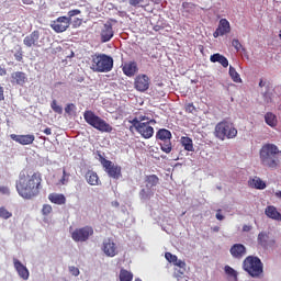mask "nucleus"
<instances>
[{
    "label": "nucleus",
    "instance_id": "17",
    "mask_svg": "<svg viewBox=\"0 0 281 281\" xmlns=\"http://www.w3.org/2000/svg\"><path fill=\"white\" fill-rule=\"evenodd\" d=\"M122 71L125 76H128V78H132V76H135V74L138 71L137 63L128 61L123 64Z\"/></svg>",
    "mask_w": 281,
    "mask_h": 281
},
{
    "label": "nucleus",
    "instance_id": "42",
    "mask_svg": "<svg viewBox=\"0 0 281 281\" xmlns=\"http://www.w3.org/2000/svg\"><path fill=\"white\" fill-rule=\"evenodd\" d=\"M75 109H76V105L74 103H70V104L66 105L65 111L68 115H71V113H74Z\"/></svg>",
    "mask_w": 281,
    "mask_h": 281
},
{
    "label": "nucleus",
    "instance_id": "7",
    "mask_svg": "<svg viewBox=\"0 0 281 281\" xmlns=\"http://www.w3.org/2000/svg\"><path fill=\"white\" fill-rule=\"evenodd\" d=\"M130 124L144 137L145 139H150L155 135V128L149 126V124H155V120L147 121V123H139L137 120H131Z\"/></svg>",
    "mask_w": 281,
    "mask_h": 281
},
{
    "label": "nucleus",
    "instance_id": "53",
    "mask_svg": "<svg viewBox=\"0 0 281 281\" xmlns=\"http://www.w3.org/2000/svg\"><path fill=\"white\" fill-rule=\"evenodd\" d=\"M44 133H45V135H52V128L46 127V128L44 130Z\"/></svg>",
    "mask_w": 281,
    "mask_h": 281
},
{
    "label": "nucleus",
    "instance_id": "18",
    "mask_svg": "<svg viewBox=\"0 0 281 281\" xmlns=\"http://www.w3.org/2000/svg\"><path fill=\"white\" fill-rule=\"evenodd\" d=\"M247 254V248H245V245L243 244H235L233 247H231V256L233 258L240 259Z\"/></svg>",
    "mask_w": 281,
    "mask_h": 281
},
{
    "label": "nucleus",
    "instance_id": "48",
    "mask_svg": "<svg viewBox=\"0 0 281 281\" xmlns=\"http://www.w3.org/2000/svg\"><path fill=\"white\" fill-rule=\"evenodd\" d=\"M80 25H82V19L77 18L74 20V26L75 27H80Z\"/></svg>",
    "mask_w": 281,
    "mask_h": 281
},
{
    "label": "nucleus",
    "instance_id": "43",
    "mask_svg": "<svg viewBox=\"0 0 281 281\" xmlns=\"http://www.w3.org/2000/svg\"><path fill=\"white\" fill-rule=\"evenodd\" d=\"M133 120H136L138 122V124H147L148 123V121L146 122V120H148V117L144 116V115H140V116L135 117Z\"/></svg>",
    "mask_w": 281,
    "mask_h": 281
},
{
    "label": "nucleus",
    "instance_id": "40",
    "mask_svg": "<svg viewBox=\"0 0 281 281\" xmlns=\"http://www.w3.org/2000/svg\"><path fill=\"white\" fill-rule=\"evenodd\" d=\"M78 14H81V11L79 9L70 10V11H68V19H70V21H71V18L78 16Z\"/></svg>",
    "mask_w": 281,
    "mask_h": 281
},
{
    "label": "nucleus",
    "instance_id": "49",
    "mask_svg": "<svg viewBox=\"0 0 281 281\" xmlns=\"http://www.w3.org/2000/svg\"><path fill=\"white\" fill-rule=\"evenodd\" d=\"M0 192L2 194H10V189H8V187H0Z\"/></svg>",
    "mask_w": 281,
    "mask_h": 281
},
{
    "label": "nucleus",
    "instance_id": "32",
    "mask_svg": "<svg viewBox=\"0 0 281 281\" xmlns=\"http://www.w3.org/2000/svg\"><path fill=\"white\" fill-rule=\"evenodd\" d=\"M160 148L162 150V153H166L167 155L172 153V143L169 140H162V143H160Z\"/></svg>",
    "mask_w": 281,
    "mask_h": 281
},
{
    "label": "nucleus",
    "instance_id": "20",
    "mask_svg": "<svg viewBox=\"0 0 281 281\" xmlns=\"http://www.w3.org/2000/svg\"><path fill=\"white\" fill-rule=\"evenodd\" d=\"M248 186L255 190H265V188H267V183L258 177L250 178L248 180Z\"/></svg>",
    "mask_w": 281,
    "mask_h": 281
},
{
    "label": "nucleus",
    "instance_id": "34",
    "mask_svg": "<svg viewBox=\"0 0 281 281\" xmlns=\"http://www.w3.org/2000/svg\"><path fill=\"white\" fill-rule=\"evenodd\" d=\"M69 183V173H67V169H63V177L59 180V186H67Z\"/></svg>",
    "mask_w": 281,
    "mask_h": 281
},
{
    "label": "nucleus",
    "instance_id": "21",
    "mask_svg": "<svg viewBox=\"0 0 281 281\" xmlns=\"http://www.w3.org/2000/svg\"><path fill=\"white\" fill-rule=\"evenodd\" d=\"M266 216L272 221H281V213L278 212V209L273 205L267 206L265 210Z\"/></svg>",
    "mask_w": 281,
    "mask_h": 281
},
{
    "label": "nucleus",
    "instance_id": "30",
    "mask_svg": "<svg viewBox=\"0 0 281 281\" xmlns=\"http://www.w3.org/2000/svg\"><path fill=\"white\" fill-rule=\"evenodd\" d=\"M120 281H133V273L128 270L121 269Z\"/></svg>",
    "mask_w": 281,
    "mask_h": 281
},
{
    "label": "nucleus",
    "instance_id": "19",
    "mask_svg": "<svg viewBox=\"0 0 281 281\" xmlns=\"http://www.w3.org/2000/svg\"><path fill=\"white\" fill-rule=\"evenodd\" d=\"M13 265L20 278H22V280H29L30 271L27 270V268L23 266V263H21V261H19L18 259L13 260Z\"/></svg>",
    "mask_w": 281,
    "mask_h": 281
},
{
    "label": "nucleus",
    "instance_id": "41",
    "mask_svg": "<svg viewBox=\"0 0 281 281\" xmlns=\"http://www.w3.org/2000/svg\"><path fill=\"white\" fill-rule=\"evenodd\" d=\"M232 45L237 52H240V49H243V44H240V41L238 40H233Z\"/></svg>",
    "mask_w": 281,
    "mask_h": 281
},
{
    "label": "nucleus",
    "instance_id": "23",
    "mask_svg": "<svg viewBox=\"0 0 281 281\" xmlns=\"http://www.w3.org/2000/svg\"><path fill=\"white\" fill-rule=\"evenodd\" d=\"M11 78L12 82H14L15 85H20L21 87H23L25 82H27V77L25 76V72L22 71L13 72L11 75Z\"/></svg>",
    "mask_w": 281,
    "mask_h": 281
},
{
    "label": "nucleus",
    "instance_id": "55",
    "mask_svg": "<svg viewBox=\"0 0 281 281\" xmlns=\"http://www.w3.org/2000/svg\"><path fill=\"white\" fill-rule=\"evenodd\" d=\"M188 5H192V3H190V2H184V3L182 4L183 8H187Z\"/></svg>",
    "mask_w": 281,
    "mask_h": 281
},
{
    "label": "nucleus",
    "instance_id": "36",
    "mask_svg": "<svg viewBox=\"0 0 281 281\" xmlns=\"http://www.w3.org/2000/svg\"><path fill=\"white\" fill-rule=\"evenodd\" d=\"M225 273H227V276H231L232 278H237L238 273L236 272V270H234V268L226 266L224 268Z\"/></svg>",
    "mask_w": 281,
    "mask_h": 281
},
{
    "label": "nucleus",
    "instance_id": "1",
    "mask_svg": "<svg viewBox=\"0 0 281 281\" xmlns=\"http://www.w3.org/2000/svg\"><path fill=\"white\" fill-rule=\"evenodd\" d=\"M43 177L40 172L22 170L16 182V190L22 199H34L41 192Z\"/></svg>",
    "mask_w": 281,
    "mask_h": 281
},
{
    "label": "nucleus",
    "instance_id": "35",
    "mask_svg": "<svg viewBox=\"0 0 281 281\" xmlns=\"http://www.w3.org/2000/svg\"><path fill=\"white\" fill-rule=\"evenodd\" d=\"M267 240H269V235H267L266 233H260L258 235V243L262 247H265V245H267Z\"/></svg>",
    "mask_w": 281,
    "mask_h": 281
},
{
    "label": "nucleus",
    "instance_id": "58",
    "mask_svg": "<svg viewBox=\"0 0 281 281\" xmlns=\"http://www.w3.org/2000/svg\"><path fill=\"white\" fill-rule=\"evenodd\" d=\"M7 71L2 70L1 76H5Z\"/></svg>",
    "mask_w": 281,
    "mask_h": 281
},
{
    "label": "nucleus",
    "instance_id": "59",
    "mask_svg": "<svg viewBox=\"0 0 281 281\" xmlns=\"http://www.w3.org/2000/svg\"><path fill=\"white\" fill-rule=\"evenodd\" d=\"M259 87H265V85L262 83V81L259 82Z\"/></svg>",
    "mask_w": 281,
    "mask_h": 281
},
{
    "label": "nucleus",
    "instance_id": "14",
    "mask_svg": "<svg viewBox=\"0 0 281 281\" xmlns=\"http://www.w3.org/2000/svg\"><path fill=\"white\" fill-rule=\"evenodd\" d=\"M102 251L105 254V256L113 258L117 256V245H115L113 240L106 239L103 241Z\"/></svg>",
    "mask_w": 281,
    "mask_h": 281
},
{
    "label": "nucleus",
    "instance_id": "44",
    "mask_svg": "<svg viewBox=\"0 0 281 281\" xmlns=\"http://www.w3.org/2000/svg\"><path fill=\"white\" fill-rule=\"evenodd\" d=\"M140 3H144V0H130V5H133V8H139Z\"/></svg>",
    "mask_w": 281,
    "mask_h": 281
},
{
    "label": "nucleus",
    "instance_id": "45",
    "mask_svg": "<svg viewBox=\"0 0 281 281\" xmlns=\"http://www.w3.org/2000/svg\"><path fill=\"white\" fill-rule=\"evenodd\" d=\"M69 271L71 276H76V277L80 276V270L77 267H70Z\"/></svg>",
    "mask_w": 281,
    "mask_h": 281
},
{
    "label": "nucleus",
    "instance_id": "13",
    "mask_svg": "<svg viewBox=\"0 0 281 281\" xmlns=\"http://www.w3.org/2000/svg\"><path fill=\"white\" fill-rule=\"evenodd\" d=\"M10 137L11 139H13V142L21 144L22 146H30V144H34V140L36 139V137L32 134H26V135L11 134Z\"/></svg>",
    "mask_w": 281,
    "mask_h": 281
},
{
    "label": "nucleus",
    "instance_id": "29",
    "mask_svg": "<svg viewBox=\"0 0 281 281\" xmlns=\"http://www.w3.org/2000/svg\"><path fill=\"white\" fill-rule=\"evenodd\" d=\"M145 181L147 183L146 184L147 188H155V186L159 183V177L155 175H150L146 177Z\"/></svg>",
    "mask_w": 281,
    "mask_h": 281
},
{
    "label": "nucleus",
    "instance_id": "52",
    "mask_svg": "<svg viewBox=\"0 0 281 281\" xmlns=\"http://www.w3.org/2000/svg\"><path fill=\"white\" fill-rule=\"evenodd\" d=\"M243 232H251V226H249V225H244V226H243Z\"/></svg>",
    "mask_w": 281,
    "mask_h": 281
},
{
    "label": "nucleus",
    "instance_id": "60",
    "mask_svg": "<svg viewBox=\"0 0 281 281\" xmlns=\"http://www.w3.org/2000/svg\"><path fill=\"white\" fill-rule=\"evenodd\" d=\"M135 281H142V279H136Z\"/></svg>",
    "mask_w": 281,
    "mask_h": 281
},
{
    "label": "nucleus",
    "instance_id": "54",
    "mask_svg": "<svg viewBox=\"0 0 281 281\" xmlns=\"http://www.w3.org/2000/svg\"><path fill=\"white\" fill-rule=\"evenodd\" d=\"M188 109H189V111H192V109H194V104L189 103V104H188Z\"/></svg>",
    "mask_w": 281,
    "mask_h": 281
},
{
    "label": "nucleus",
    "instance_id": "4",
    "mask_svg": "<svg viewBox=\"0 0 281 281\" xmlns=\"http://www.w3.org/2000/svg\"><path fill=\"white\" fill-rule=\"evenodd\" d=\"M214 135L217 139L225 142V139H234L238 135V130H236L234 123L224 120L215 125Z\"/></svg>",
    "mask_w": 281,
    "mask_h": 281
},
{
    "label": "nucleus",
    "instance_id": "8",
    "mask_svg": "<svg viewBox=\"0 0 281 281\" xmlns=\"http://www.w3.org/2000/svg\"><path fill=\"white\" fill-rule=\"evenodd\" d=\"M101 165L112 179H120V177H122V167L113 164V161L101 158Z\"/></svg>",
    "mask_w": 281,
    "mask_h": 281
},
{
    "label": "nucleus",
    "instance_id": "9",
    "mask_svg": "<svg viewBox=\"0 0 281 281\" xmlns=\"http://www.w3.org/2000/svg\"><path fill=\"white\" fill-rule=\"evenodd\" d=\"M90 236H93V228L89 226L77 228L71 233V238L75 243H86Z\"/></svg>",
    "mask_w": 281,
    "mask_h": 281
},
{
    "label": "nucleus",
    "instance_id": "3",
    "mask_svg": "<svg viewBox=\"0 0 281 281\" xmlns=\"http://www.w3.org/2000/svg\"><path fill=\"white\" fill-rule=\"evenodd\" d=\"M83 120L87 124L92 126V128L100 131V133H111L113 131V126H111V124L106 123L104 119L95 115L91 110H87L83 113Z\"/></svg>",
    "mask_w": 281,
    "mask_h": 281
},
{
    "label": "nucleus",
    "instance_id": "12",
    "mask_svg": "<svg viewBox=\"0 0 281 281\" xmlns=\"http://www.w3.org/2000/svg\"><path fill=\"white\" fill-rule=\"evenodd\" d=\"M229 32H232L229 21L227 19H221L213 36L214 38H218V36H225V34H229Z\"/></svg>",
    "mask_w": 281,
    "mask_h": 281
},
{
    "label": "nucleus",
    "instance_id": "26",
    "mask_svg": "<svg viewBox=\"0 0 281 281\" xmlns=\"http://www.w3.org/2000/svg\"><path fill=\"white\" fill-rule=\"evenodd\" d=\"M180 144L183 146L184 150H188V153H194V144L192 143V138L182 136L180 138Z\"/></svg>",
    "mask_w": 281,
    "mask_h": 281
},
{
    "label": "nucleus",
    "instance_id": "33",
    "mask_svg": "<svg viewBox=\"0 0 281 281\" xmlns=\"http://www.w3.org/2000/svg\"><path fill=\"white\" fill-rule=\"evenodd\" d=\"M50 109H53L55 113H58V115H63V106L58 105L56 100L52 101Z\"/></svg>",
    "mask_w": 281,
    "mask_h": 281
},
{
    "label": "nucleus",
    "instance_id": "25",
    "mask_svg": "<svg viewBox=\"0 0 281 281\" xmlns=\"http://www.w3.org/2000/svg\"><path fill=\"white\" fill-rule=\"evenodd\" d=\"M86 180L89 186H100V177H98V173L95 171H87Z\"/></svg>",
    "mask_w": 281,
    "mask_h": 281
},
{
    "label": "nucleus",
    "instance_id": "46",
    "mask_svg": "<svg viewBox=\"0 0 281 281\" xmlns=\"http://www.w3.org/2000/svg\"><path fill=\"white\" fill-rule=\"evenodd\" d=\"M173 265H176V267H180V269H183V267H186V262L179 260L178 258L177 261L173 262Z\"/></svg>",
    "mask_w": 281,
    "mask_h": 281
},
{
    "label": "nucleus",
    "instance_id": "57",
    "mask_svg": "<svg viewBox=\"0 0 281 281\" xmlns=\"http://www.w3.org/2000/svg\"><path fill=\"white\" fill-rule=\"evenodd\" d=\"M145 192H146L145 190H142V192H140L142 199H145V196H144Z\"/></svg>",
    "mask_w": 281,
    "mask_h": 281
},
{
    "label": "nucleus",
    "instance_id": "15",
    "mask_svg": "<svg viewBox=\"0 0 281 281\" xmlns=\"http://www.w3.org/2000/svg\"><path fill=\"white\" fill-rule=\"evenodd\" d=\"M100 36L102 43H109L114 36L113 25H111V23H105L101 29Z\"/></svg>",
    "mask_w": 281,
    "mask_h": 281
},
{
    "label": "nucleus",
    "instance_id": "50",
    "mask_svg": "<svg viewBox=\"0 0 281 281\" xmlns=\"http://www.w3.org/2000/svg\"><path fill=\"white\" fill-rule=\"evenodd\" d=\"M216 218H217V221H223V218H225V217L223 216V214H221V210H217Z\"/></svg>",
    "mask_w": 281,
    "mask_h": 281
},
{
    "label": "nucleus",
    "instance_id": "24",
    "mask_svg": "<svg viewBox=\"0 0 281 281\" xmlns=\"http://www.w3.org/2000/svg\"><path fill=\"white\" fill-rule=\"evenodd\" d=\"M210 60L211 63H220L222 67H229V60H227V57L218 53L211 55Z\"/></svg>",
    "mask_w": 281,
    "mask_h": 281
},
{
    "label": "nucleus",
    "instance_id": "2",
    "mask_svg": "<svg viewBox=\"0 0 281 281\" xmlns=\"http://www.w3.org/2000/svg\"><path fill=\"white\" fill-rule=\"evenodd\" d=\"M280 150L278 149V146L266 143L261 146L259 150V159L261 166L263 168H269L270 170H273V168H277L279 166L278 160L273 158L274 155H278Z\"/></svg>",
    "mask_w": 281,
    "mask_h": 281
},
{
    "label": "nucleus",
    "instance_id": "10",
    "mask_svg": "<svg viewBox=\"0 0 281 281\" xmlns=\"http://www.w3.org/2000/svg\"><path fill=\"white\" fill-rule=\"evenodd\" d=\"M69 25H71V19L67 16H59L55 21L50 23L52 30L57 34H61V32H67L69 30Z\"/></svg>",
    "mask_w": 281,
    "mask_h": 281
},
{
    "label": "nucleus",
    "instance_id": "27",
    "mask_svg": "<svg viewBox=\"0 0 281 281\" xmlns=\"http://www.w3.org/2000/svg\"><path fill=\"white\" fill-rule=\"evenodd\" d=\"M156 139H160V142H168L172 139V133L166 128L159 130L156 134Z\"/></svg>",
    "mask_w": 281,
    "mask_h": 281
},
{
    "label": "nucleus",
    "instance_id": "38",
    "mask_svg": "<svg viewBox=\"0 0 281 281\" xmlns=\"http://www.w3.org/2000/svg\"><path fill=\"white\" fill-rule=\"evenodd\" d=\"M42 213L44 214V216L52 214V205L45 204L42 209Z\"/></svg>",
    "mask_w": 281,
    "mask_h": 281
},
{
    "label": "nucleus",
    "instance_id": "56",
    "mask_svg": "<svg viewBox=\"0 0 281 281\" xmlns=\"http://www.w3.org/2000/svg\"><path fill=\"white\" fill-rule=\"evenodd\" d=\"M276 196H278V199H281V191H278V192L276 193Z\"/></svg>",
    "mask_w": 281,
    "mask_h": 281
},
{
    "label": "nucleus",
    "instance_id": "16",
    "mask_svg": "<svg viewBox=\"0 0 281 281\" xmlns=\"http://www.w3.org/2000/svg\"><path fill=\"white\" fill-rule=\"evenodd\" d=\"M41 38V33L38 31H33L30 35L24 37L23 43L26 47H34Z\"/></svg>",
    "mask_w": 281,
    "mask_h": 281
},
{
    "label": "nucleus",
    "instance_id": "6",
    "mask_svg": "<svg viewBox=\"0 0 281 281\" xmlns=\"http://www.w3.org/2000/svg\"><path fill=\"white\" fill-rule=\"evenodd\" d=\"M243 267L251 278H259V276H262V261H260L258 257H247L244 260Z\"/></svg>",
    "mask_w": 281,
    "mask_h": 281
},
{
    "label": "nucleus",
    "instance_id": "31",
    "mask_svg": "<svg viewBox=\"0 0 281 281\" xmlns=\"http://www.w3.org/2000/svg\"><path fill=\"white\" fill-rule=\"evenodd\" d=\"M229 76L233 80V82H243V79L240 78V75L238 71H236V68L229 66Z\"/></svg>",
    "mask_w": 281,
    "mask_h": 281
},
{
    "label": "nucleus",
    "instance_id": "11",
    "mask_svg": "<svg viewBox=\"0 0 281 281\" xmlns=\"http://www.w3.org/2000/svg\"><path fill=\"white\" fill-rule=\"evenodd\" d=\"M150 87V78L146 75H138L134 80V88L136 91H148Z\"/></svg>",
    "mask_w": 281,
    "mask_h": 281
},
{
    "label": "nucleus",
    "instance_id": "37",
    "mask_svg": "<svg viewBox=\"0 0 281 281\" xmlns=\"http://www.w3.org/2000/svg\"><path fill=\"white\" fill-rule=\"evenodd\" d=\"M12 213H10L5 207H0V218H11Z\"/></svg>",
    "mask_w": 281,
    "mask_h": 281
},
{
    "label": "nucleus",
    "instance_id": "22",
    "mask_svg": "<svg viewBox=\"0 0 281 281\" xmlns=\"http://www.w3.org/2000/svg\"><path fill=\"white\" fill-rule=\"evenodd\" d=\"M48 200L50 203H55V205H65L67 203V198L63 193H50Z\"/></svg>",
    "mask_w": 281,
    "mask_h": 281
},
{
    "label": "nucleus",
    "instance_id": "39",
    "mask_svg": "<svg viewBox=\"0 0 281 281\" xmlns=\"http://www.w3.org/2000/svg\"><path fill=\"white\" fill-rule=\"evenodd\" d=\"M165 258H166V260H168V262H177V256H175L170 252H166Z\"/></svg>",
    "mask_w": 281,
    "mask_h": 281
},
{
    "label": "nucleus",
    "instance_id": "5",
    "mask_svg": "<svg viewBox=\"0 0 281 281\" xmlns=\"http://www.w3.org/2000/svg\"><path fill=\"white\" fill-rule=\"evenodd\" d=\"M91 69L99 74H109L113 69V57L105 54L94 55L92 57Z\"/></svg>",
    "mask_w": 281,
    "mask_h": 281
},
{
    "label": "nucleus",
    "instance_id": "51",
    "mask_svg": "<svg viewBox=\"0 0 281 281\" xmlns=\"http://www.w3.org/2000/svg\"><path fill=\"white\" fill-rule=\"evenodd\" d=\"M2 100H5V97L3 95V87L0 86V102H2Z\"/></svg>",
    "mask_w": 281,
    "mask_h": 281
},
{
    "label": "nucleus",
    "instance_id": "28",
    "mask_svg": "<svg viewBox=\"0 0 281 281\" xmlns=\"http://www.w3.org/2000/svg\"><path fill=\"white\" fill-rule=\"evenodd\" d=\"M265 122L268 124V126H271V128H276V126H278V116L271 112H268L265 115Z\"/></svg>",
    "mask_w": 281,
    "mask_h": 281
},
{
    "label": "nucleus",
    "instance_id": "47",
    "mask_svg": "<svg viewBox=\"0 0 281 281\" xmlns=\"http://www.w3.org/2000/svg\"><path fill=\"white\" fill-rule=\"evenodd\" d=\"M175 278H177L178 281L183 280L184 278L183 272L178 270L177 272H175Z\"/></svg>",
    "mask_w": 281,
    "mask_h": 281
}]
</instances>
